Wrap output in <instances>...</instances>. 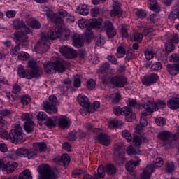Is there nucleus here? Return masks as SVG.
I'll return each mask as SVG.
<instances>
[{
	"mask_svg": "<svg viewBox=\"0 0 179 179\" xmlns=\"http://www.w3.org/2000/svg\"><path fill=\"white\" fill-rule=\"evenodd\" d=\"M17 156H20L21 157H27L29 159H36V157L38 156V152L34 147L31 149L20 148L17 149L15 152L11 155L10 157L11 159H13V160H16V159H17Z\"/></svg>",
	"mask_w": 179,
	"mask_h": 179,
	"instance_id": "f257e3e1",
	"label": "nucleus"
},
{
	"mask_svg": "<svg viewBox=\"0 0 179 179\" xmlns=\"http://www.w3.org/2000/svg\"><path fill=\"white\" fill-rule=\"evenodd\" d=\"M43 68L46 73H52L54 71L62 73L65 72V66L59 61L56 62H45L43 64Z\"/></svg>",
	"mask_w": 179,
	"mask_h": 179,
	"instance_id": "f03ea898",
	"label": "nucleus"
},
{
	"mask_svg": "<svg viewBox=\"0 0 179 179\" xmlns=\"http://www.w3.org/2000/svg\"><path fill=\"white\" fill-rule=\"evenodd\" d=\"M14 38L17 45L13 48L16 52L20 51V47L26 48L29 45V36L23 31H17L14 34Z\"/></svg>",
	"mask_w": 179,
	"mask_h": 179,
	"instance_id": "7ed1b4c3",
	"label": "nucleus"
},
{
	"mask_svg": "<svg viewBox=\"0 0 179 179\" xmlns=\"http://www.w3.org/2000/svg\"><path fill=\"white\" fill-rule=\"evenodd\" d=\"M106 173L108 176H114L117 173V167L112 164H108L105 166L100 165L98 167V174H95L94 177L96 179L104 178Z\"/></svg>",
	"mask_w": 179,
	"mask_h": 179,
	"instance_id": "20e7f679",
	"label": "nucleus"
},
{
	"mask_svg": "<svg viewBox=\"0 0 179 179\" xmlns=\"http://www.w3.org/2000/svg\"><path fill=\"white\" fill-rule=\"evenodd\" d=\"M57 104H58L57 96L51 95L49 96L48 101H45L43 102V110L48 113V114H57V113H58V108L56 106Z\"/></svg>",
	"mask_w": 179,
	"mask_h": 179,
	"instance_id": "39448f33",
	"label": "nucleus"
},
{
	"mask_svg": "<svg viewBox=\"0 0 179 179\" xmlns=\"http://www.w3.org/2000/svg\"><path fill=\"white\" fill-rule=\"evenodd\" d=\"M10 142L15 143V142H24L26 141V134L23 133V128L20 127V124H17L14 129L10 130Z\"/></svg>",
	"mask_w": 179,
	"mask_h": 179,
	"instance_id": "423d86ee",
	"label": "nucleus"
},
{
	"mask_svg": "<svg viewBox=\"0 0 179 179\" xmlns=\"http://www.w3.org/2000/svg\"><path fill=\"white\" fill-rule=\"evenodd\" d=\"M38 171L40 173L38 179H57V175L52 171L48 164L39 166Z\"/></svg>",
	"mask_w": 179,
	"mask_h": 179,
	"instance_id": "0eeeda50",
	"label": "nucleus"
},
{
	"mask_svg": "<svg viewBox=\"0 0 179 179\" xmlns=\"http://www.w3.org/2000/svg\"><path fill=\"white\" fill-rule=\"evenodd\" d=\"M125 153V146L124 144L119 143L114 145V160L121 164L124 162V154Z\"/></svg>",
	"mask_w": 179,
	"mask_h": 179,
	"instance_id": "6e6552de",
	"label": "nucleus"
},
{
	"mask_svg": "<svg viewBox=\"0 0 179 179\" xmlns=\"http://www.w3.org/2000/svg\"><path fill=\"white\" fill-rule=\"evenodd\" d=\"M62 37L63 40H69V37H71L73 41V45L77 47V48L83 47V45L85 44V42H83V38H82V36L78 33L63 34Z\"/></svg>",
	"mask_w": 179,
	"mask_h": 179,
	"instance_id": "1a4fd4ad",
	"label": "nucleus"
},
{
	"mask_svg": "<svg viewBox=\"0 0 179 179\" xmlns=\"http://www.w3.org/2000/svg\"><path fill=\"white\" fill-rule=\"evenodd\" d=\"M50 48V42L48 38L45 36H42L41 40H39L36 46H34V50L38 54H44L47 52Z\"/></svg>",
	"mask_w": 179,
	"mask_h": 179,
	"instance_id": "9d476101",
	"label": "nucleus"
},
{
	"mask_svg": "<svg viewBox=\"0 0 179 179\" xmlns=\"http://www.w3.org/2000/svg\"><path fill=\"white\" fill-rule=\"evenodd\" d=\"M101 31H105L108 37H110V38H114V37L117 36V31L114 28L113 22L109 20L103 22L101 27Z\"/></svg>",
	"mask_w": 179,
	"mask_h": 179,
	"instance_id": "9b49d317",
	"label": "nucleus"
},
{
	"mask_svg": "<svg viewBox=\"0 0 179 179\" xmlns=\"http://www.w3.org/2000/svg\"><path fill=\"white\" fill-rule=\"evenodd\" d=\"M110 83L115 87L122 88L128 85V79L123 76H115L110 78Z\"/></svg>",
	"mask_w": 179,
	"mask_h": 179,
	"instance_id": "f8f14e48",
	"label": "nucleus"
},
{
	"mask_svg": "<svg viewBox=\"0 0 179 179\" xmlns=\"http://www.w3.org/2000/svg\"><path fill=\"white\" fill-rule=\"evenodd\" d=\"M159 139L164 141V146L169 145V148H171L174 145L175 142L173 139V136L169 131H161L158 134Z\"/></svg>",
	"mask_w": 179,
	"mask_h": 179,
	"instance_id": "ddd939ff",
	"label": "nucleus"
},
{
	"mask_svg": "<svg viewBox=\"0 0 179 179\" xmlns=\"http://www.w3.org/2000/svg\"><path fill=\"white\" fill-rule=\"evenodd\" d=\"M77 100L79 104L85 108L87 113H93V109L92 108V106H90V102H89V99L87 97L79 95Z\"/></svg>",
	"mask_w": 179,
	"mask_h": 179,
	"instance_id": "4468645a",
	"label": "nucleus"
},
{
	"mask_svg": "<svg viewBox=\"0 0 179 179\" xmlns=\"http://www.w3.org/2000/svg\"><path fill=\"white\" fill-rule=\"evenodd\" d=\"M143 107L145 111L141 113L143 117H147V115H149V113L152 114L154 110L155 111H157V107L156 106V103H153V101L148 102L147 103L144 104Z\"/></svg>",
	"mask_w": 179,
	"mask_h": 179,
	"instance_id": "2eb2a0df",
	"label": "nucleus"
},
{
	"mask_svg": "<svg viewBox=\"0 0 179 179\" xmlns=\"http://www.w3.org/2000/svg\"><path fill=\"white\" fill-rule=\"evenodd\" d=\"M29 75L28 79H33V78H40L43 75V69L38 66L32 69H28Z\"/></svg>",
	"mask_w": 179,
	"mask_h": 179,
	"instance_id": "dca6fc26",
	"label": "nucleus"
},
{
	"mask_svg": "<svg viewBox=\"0 0 179 179\" xmlns=\"http://www.w3.org/2000/svg\"><path fill=\"white\" fill-rule=\"evenodd\" d=\"M61 33H62V26H59L53 29H50L48 32V37L50 40H55V38H59V36H61Z\"/></svg>",
	"mask_w": 179,
	"mask_h": 179,
	"instance_id": "f3484780",
	"label": "nucleus"
},
{
	"mask_svg": "<svg viewBox=\"0 0 179 179\" xmlns=\"http://www.w3.org/2000/svg\"><path fill=\"white\" fill-rule=\"evenodd\" d=\"M159 79V76L157 74L152 73L150 76L145 77L142 80V83L145 86H150L153 83H156Z\"/></svg>",
	"mask_w": 179,
	"mask_h": 179,
	"instance_id": "a211bd4d",
	"label": "nucleus"
},
{
	"mask_svg": "<svg viewBox=\"0 0 179 179\" xmlns=\"http://www.w3.org/2000/svg\"><path fill=\"white\" fill-rule=\"evenodd\" d=\"M120 114L126 117V120L128 122H132V121L136 118V115L135 113H131V109H129V107L122 108V113ZM129 114L131 115H129Z\"/></svg>",
	"mask_w": 179,
	"mask_h": 179,
	"instance_id": "6ab92c4d",
	"label": "nucleus"
},
{
	"mask_svg": "<svg viewBox=\"0 0 179 179\" xmlns=\"http://www.w3.org/2000/svg\"><path fill=\"white\" fill-rule=\"evenodd\" d=\"M13 28L15 30H19V29H24L25 33L29 34L30 33V29L26 26V24L24 23V21L23 20H15L13 24Z\"/></svg>",
	"mask_w": 179,
	"mask_h": 179,
	"instance_id": "aec40b11",
	"label": "nucleus"
},
{
	"mask_svg": "<svg viewBox=\"0 0 179 179\" xmlns=\"http://www.w3.org/2000/svg\"><path fill=\"white\" fill-rule=\"evenodd\" d=\"M90 30L92 29H101L103 24L102 18H92L89 20Z\"/></svg>",
	"mask_w": 179,
	"mask_h": 179,
	"instance_id": "412c9836",
	"label": "nucleus"
},
{
	"mask_svg": "<svg viewBox=\"0 0 179 179\" xmlns=\"http://www.w3.org/2000/svg\"><path fill=\"white\" fill-rule=\"evenodd\" d=\"M97 139L99 141V143L103 146H108L110 145V136H108L106 134L100 133L97 136Z\"/></svg>",
	"mask_w": 179,
	"mask_h": 179,
	"instance_id": "4be33fe9",
	"label": "nucleus"
},
{
	"mask_svg": "<svg viewBox=\"0 0 179 179\" xmlns=\"http://www.w3.org/2000/svg\"><path fill=\"white\" fill-rule=\"evenodd\" d=\"M167 106L171 110H178L179 108V98H171L168 101Z\"/></svg>",
	"mask_w": 179,
	"mask_h": 179,
	"instance_id": "5701e85b",
	"label": "nucleus"
},
{
	"mask_svg": "<svg viewBox=\"0 0 179 179\" xmlns=\"http://www.w3.org/2000/svg\"><path fill=\"white\" fill-rule=\"evenodd\" d=\"M139 163H141V159H138L137 161L135 160H130L126 164V170L127 171L132 172L135 169H136V166H139Z\"/></svg>",
	"mask_w": 179,
	"mask_h": 179,
	"instance_id": "b1692460",
	"label": "nucleus"
},
{
	"mask_svg": "<svg viewBox=\"0 0 179 179\" xmlns=\"http://www.w3.org/2000/svg\"><path fill=\"white\" fill-rule=\"evenodd\" d=\"M77 10L80 15H83V16H87V15H89L90 12V8H89V6L86 4H80L77 8Z\"/></svg>",
	"mask_w": 179,
	"mask_h": 179,
	"instance_id": "393cba45",
	"label": "nucleus"
},
{
	"mask_svg": "<svg viewBox=\"0 0 179 179\" xmlns=\"http://www.w3.org/2000/svg\"><path fill=\"white\" fill-rule=\"evenodd\" d=\"M15 169H17V163L15 162H8L4 166V171H7V173H13Z\"/></svg>",
	"mask_w": 179,
	"mask_h": 179,
	"instance_id": "a878e982",
	"label": "nucleus"
},
{
	"mask_svg": "<svg viewBox=\"0 0 179 179\" xmlns=\"http://www.w3.org/2000/svg\"><path fill=\"white\" fill-rule=\"evenodd\" d=\"M33 148H35V150H36V152L38 153V152H40L41 153H42L43 152H45V150H47V144H45V143H34L33 144Z\"/></svg>",
	"mask_w": 179,
	"mask_h": 179,
	"instance_id": "bb28decb",
	"label": "nucleus"
},
{
	"mask_svg": "<svg viewBox=\"0 0 179 179\" xmlns=\"http://www.w3.org/2000/svg\"><path fill=\"white\" fill-rule=\"evenodd\" d=\"M148 3L150 9L153 12H160V7L157 5V0H149Z\"/></svg>",
	"mask_w": 179,
	"mask_h": 179,
	"instance_id": "cd10ccee",
	"label": "nucleus"
},
{
	"mask_svg": "<svg viewBox=\"0 0 179 179\" xmlns=\"http://www.w3.org/2000/svg\"><path fill=\"white\" fill-rule=\"evenodd\" d=\"M24 129L27 134H31L34 131V122H25L24 124Z\"/></svg>",
	"mask_w": 179,
	"mask_h": 179,
	"instance_id": "c85d7f7f",
	"label": "nucleus"
},
{
	"mask_svg": "<svg viewBox=\"0 0 179 179\" xmlns=\"http://www.w3.org/2000/svg\"><path fill=\"white\" fill-rule=\"evenodd\" d=\"M71 121L66 118H60L58 121V125L59 128L65 129V128H69Z\"/></svg>",
	"mask_w": 179,
	"mask_h": 179,
	"instance_id": "c756f323",
	"label": "nucleus"
},
{
	"mask_svg": "<svg viewBox=\"0 0 179 179\" xmlns=\"http://www.w3.org/2000/svg\"><path fill=\"white\" fill-rule=\"evenodd\" d=\"M17 73L20 78H26V79H29V69L24 70L23 66L20 65L18 67Z\"/></svg>",
	"mask_w": 179,
	"mask_h": 179,
	"instance_id": "7c9ffc66",
	"label": "nucleus"
},
{
	"mask_svg": "<svg viewBox=\"0 0 179 179\" xmlns=\"http://www.w3.org/2000/svg\"><path fill=\"white\" fill-rule=\"evenodd\" d=\"M19 179H33L31 172L29 169L24 170L18 176Z\"/></svg>",
	"mask_w": 179,
	"mask_h": 179,
	"instance_id": "2f4dec72",
	"label": "nucleus"
},
{
	"mask_svg": "<svg viewBox=\"0 0 179 179\" xmlns=\"http://www.w3.org/2000/svg\"><path fill=\"white\" fill-rule=\"evenodd\" d=\"M59 163H62V164H64V166H68L69 163H71V157L68 154H63L59 160Z\"/></svg>",
	"mask_w": 179,
	"mask_h": 179,
	"instance_id": "473e14b6",
	"label": "nucleus"
},
{
	"mask_svg": "<svg viewBox=\"0 0 179 179\" xmlns=\"http://www.w3.org/2000/svg\"><path fill=\"white\" fill-rule=\"evenodd\" d=\"M78 26L80 29H86L87 30H90V27L89 24V20L85 19H82L78 21Z\"/></svg>",
	"mask_w": 179,
	"mask_h": 179,
	"instance_id": "72a5a7b5",
	"label": "nucleus"
},
{
	"mask_svg": "<svg viewBox=\"0 0 179 179\" xmlns=\"http://www.w3.org/2000/svg\"><path fill=\"white\" fill-rule=\"evenodd\" d=\"M52 22L55 23L56 26H59V24H62V23H64V19L62 18V17H61V15L56 14L52 18Z\"/></svg>",
	"mask_w": 179,
	"mask_h": 179,
	"instance_id": "f704fd0d",
	"label": "nucleus"
},
{
	"mask_svg": "<svg viewBox=\"0 0 179 179\" xmlns=\"http://www.w3.org/2000/svg\"><path fill=\"white\" fill-rule=\"evenodd\" d=\"M166 71L170 73V75H177L178 73L175 64H168L166 66Z\"/></svg>",
	"mask_w": 179,
	"mask_h": 179,
	"instance_id": "c9c22d12",
	"label": "nucleus"
},
{
	"mask_svg": "<svg viewBox=\"0 0 179 179\" xmlns=\"http://www.w3.org/2000/svg\"><path fill=\"white\" fill-rule=\"evenodd\" d=\"M122 127V122L118 120H112L109 122V128L114 129V128H120Z\"/></svg>",
	"mask_w": 179,
	"mask_h": 179,
	"instance_id": "e433bc0d",
	"label": "nucleus"
},
{
	"mask_svg": "<svg viewBox=\"0 0 179 179\" xmlns=\"http://www.w3.org/2000/svg\"><path fill=\"white\" fill-rule=\"evenodd\" d=\"M143 38V35L141 33H136L131 37V41H137V43H141Z\"/></svg>",
	"mask_w": 179,
	"mask_h": 179,
	"instance_id": "4c0bfd02",
	"label": "nucleus"
},
{
	"mask_svg": "<svg viewBox=\"0 0 179 179\" xmlns=\"http://www.w3.org/2000/svg\"><path fill=\"white\" fill-rule=\"evenodd\" d=\"M45 125H46V127H48V128H55V127H57V123L52 120V119H51L50 117H47L46 121L45 122Z\"/></svg>",
	"mask_w": 179,
	"mask_h": 179,
	"instance_id": "58836bf2",
	"label": "nucleus"
},
{
	"mask_svg": "<svg viewBox=\"0 0 179 179\" xmlns=\"http://www.w3.org/2000/svg\"><path fill=\"white\" fill-rule=\"evenodd\" d=\"M21 120H22V121H25V122H30L33 121V115L29 113H23L21 115Z\"/></svg>",
	"mask_w": 179,
	"mask_h": 179,
	"instance_id": "ea45409f",
	"label": "nucleus"
},
{
	"mask_svg": "<svg viewBox=\"0 0 179 179\" xmlns=\"http://www.w3.org/2000/svg\"><path fill=\"white\" fill-rule=\"evenodd\" d=\"M94 37V35L93 34L92 30H87V31L85 33V40H86L87 43H90V41L93 40Z\"/></svg>",
	"mask_w": 179,
	"mask_h": 179,
	"instance_id": "a19ab883",
	"label": "nucleus"
},
{
	"mask_svg": "<svg viewBox=\"0 0 179 179\" xmlns=\"http://www.w3.org/2000/svg\"><path fill=\"white\" fill-rule=\"evenodd\" d=\"M66 59H72L73 58H76L78 56V52L73 49H69V52L67 53Z\"/></svg>",
	"mask_w": 179,
	"mask_h": 179,
	"instance_id": "79ce46f5",
	"label": "nucleus"
},
{
	"mask_svg": "<svg viewBox=\"0 0 179 179\" xmlns=\"http://www.w3.org/2000/svg\"><path fill=\"white\" fill-rule=\"evenodd\" d=\"M0 138L2 139H6L10 142V138H12V136H10V131L9 133H8L6 131H0Z\"/></svg>",
	"mask_w": 179,
	"mask_h": 179,
	"instance_id": "37998d69",
	"label": "nucleus"
},
{
	"mask_svg": "<svg viewBox=\"0 0 179 179\" xmlns=\"http://www.w3.org/2000/svg\"><path fill=\"white\" fill-rule=\"evenodd\" d=\"M31 101V98L29 95H24L21 97V103L23 106H27Z\"/></svg>",
	"mask_w": 179,
	"mask_h": 179,
	"instance_id": "c03bdc74",
	"label": "nucleus"
},
{
	"mask_svg": "<svg viewBox=\"0 0 179 179\" xmlns=\"http://www.w3.org/2000/svg\"><path fill=\"white\" fill-rule=\"evenodd\" d=\"M122 135L124 139H127V142H131L132 141V135L128 130H124L122 132Z\"/></svg>",
	"mask_w": 179,
	"mask_h": 179,
	"instance_id": "a18cd8bd",
	"label": "nucleus"
},
{
	"mask_svg": "<svg viewBox=\"0 0 179 179\" xmlns=\"http://www.w3.org/2000/svg\"><path fill=\"white\" fill-rule=\"evenodd\" d=\"M125 48L122 46H120L117 48L116 57L117 58H122L124 57V55L125 54Z\"/></svg>",
	"mask_w": 179,
	"mask_h": 179,
	"instance_id": "49530a36",
	"label": "nucleus"
},
{
	"mask_svg": "<svg viewBox=\"0 0 179 179\" xmlns=\"http://www.w3.org/2000/svg\"><path fill=\"white\" fill-rule=\"evenodd\" d=\"M135 51L133 49H129L127 53V56L125 57V62H129L132 57H134Z\"/></svg>",
	"mask_w": 179,
	"mask_h": 179,
	"instance_id": "de8ad7c7",
	"label": "nucleus"
},
{
	"mask_svg": "<svg viewBox=\"0 0 179 179\" xmlns=\"http://www.w3.org/2000/svg\"><path fill=\"white\" fill-rule=\"evenodd\" d=\"M87 87L89 90H93L96 87V81L93 79H90L87 82Z\"/></svg>",
	"mask_w": 179,
	"mask_h": 179,
	"instance_id": "09e8293b",
	"label": "nucleus"
},
{
	"mask_svg": "<svg viewBox=\"0 0 179 179\" xmlns=\"http://www.w3.org/2000/svg\"><path fill=\"white\" fill-rule=\"evenodd\" d=\"M166 170L169 174H170V173H173V171H174V163L167 162L166 164Z\"/></svg>",
	"mask_w": 179,
	"mask_h": 179,
	"instance_id": "8fccbe9b",
	"label": "nucleus"
},
{
	"mask_svg": "<svg viewBox=\"0 0 179 179\" xmlns=\"http://www.w3.org/2000/svg\"><path fill=\"white\" fill-rule=\"evenodd\" d=\"M129 107H133V108H141V103L136 102V100L132 99L129 100Z\"/></svg>",
	"mask_w": 179,
	"mask_h": 179,
	"instance_id": "3c124183",
	"label": "nucleus"
},
{
	"mask_svg": "<svg viewBox=\"0 0 179 179\" xmlns=\"http://www.w3.org/2000/svg\"><path fill=\"white\" fill-rule=\"evenodd\" d=\"M29 57H30V55L26 52H21L18 55V58L21 61H26V59H29Z\"/></svg>",
	"mask_w": 179,
	"mask_h": 179,
	"instance_id": "603ef678",
	"label": "nucleus"
},
{
	"mask_svg": "<svg viewBox=\"0 0 179 179\" xmlns=\"http://www.w3.org/2000/svg\"><path fill=\"white\" fill-rule=\"evenodd\" d=\"M174 44H173V43L171 42H168L167 43H166V48L165 50L166 51V52H173V51H174Z\"/></svg>",
	"mask_w": 179,
	"mask_h": 179,
	"instance_id": "864d4df0",
	"label": "nucleus"
},
{
	"mask_svg": "<svg viewBox=\"0 0 179 179\" xmlns=\"http://www.w3.org/2000/svg\"><path fill=\"white\" fill-rule=\"evenodd\" d=\"M133 142H134V146H136V148H138V146H141V145H142L141 137H139V136H138V135H136L134 136Z\"/></svg>",
	"mask_w": 179,
	"mask_h": 179,
	"instance_id": "5fc2aeb1",
	"label": "nucleus"
},
{
	"mask_svg": "<svg viewBox=\"0 0 179 179\" xmlns=\"http://www.w3.org/2000/svg\"><path fill=\"white\" fill-rule=\"evenodd\" d=\"M110 17H115V16H121L122 15V10H115L113 8V10L110 11Z\"/></svg>",
	"mask_w": 179,
	"mask_h": 179,
	"instance_id": "6e6d98bb",
	"label": "nucleus"
},
{
	"mask_svg": "<svg viewBox=\"0 0 179 179\" xmlns=\"http://www.w3.org/2000/svg\"><path fill=\"white\" fill-rule=\"evenodd\" d=\"M38 66L37 65V62L34 59L28 61V69H34V68H37Z\"/></svg>",
	"mask_w": 179,
	"mask_h": 179,
	"instance_id": "4d7b16f0",
	"label": "nucleus"
},
{
	"mask_svg": "<svg viewBox=\"0 0 179 179\" xmlns=\"http://www.w3.org/2000/svg\"><path fill=\"white\" fill-rule=\"evenodd\" d=\"M136 16H138V17L139 19H143L145 17H146V11L144 10H138L136 13Z\"/></svg>",
	"mask_w": 179,
	"mask_h": 179,
	"instance_id": "13d9d810",
	"label": "nucleus"
},
{
	"mask_svg": "<svg viewBox=\"0 0 179 179\" xmlns=\"http://www.w3.org/2000/svg\"><path fill=\"white\" fill-rule=\"evenodd\" d=\"M107 59L113 65H118V60H117V58L114 55H108Z\"/></svg>",
	"mask_w": 179,
	"mask_h": 179,
	"instance_id": "bf43d9fd",
	"label": "nucleus"
},
{
	"mask_svg": "<svg viewBox=\"0 0 179 179\" xmlns=\"http://www.w3.org/2000/svg\"><path fill=\"white\" fill-rule=\"evenodd\" d=\"M86 174V171H83V169H76L73 171V176L76 177V176H83V177Z\"/></svg>",
	"mask_w": 179,
	"mask_h": 179,
	"instance_id": "052dcab7",
	"label": "nucleus"
},
{
	"mask_svg": "<svg viewBox=\"0 0 179 179\" xmlns=\"http://www.w3.org/2000/svg\"><path fill=\"white\" fill-rule=\"evenodd\" d=\"M69 48L66 46H63L60 48L59 52H61L62 55H63L65 58H66V55H68V52L69 51Z\"/></svg>",
	"mask_w": 179,
	"mask_h": 179,
	"instance_id": "680f3d73",
	"label": "nucleus"
},
{
	"mask_svg": "<svg viewBox=\"0 0 179 179\" xmlns=\"http://www.w3.org/2000/svg\"><path fill=\"white\" fill-rule=\"evenodd\" d=\"M21 91H22V87L17 84H14L13 87V94H17L18 93H20Z\"/></svg>",
	"mask_w": 179,
	"mask_h": 179,
	"instance_id": "e2e57ef3",
	"label": "nucleus"
},
{
	"mask_svg": "<svg viewBox=\"0 0 179 179\" xmlns=\"http://www.w3.org/2000/svg\"><path fill=\"white\" fill-rule=\"evenodd\" d=\"M157 125H162V127L166 125V120L163 117H157L155 120Z\"/></svg>",
	"mask_w": 179,
	"mask_h": 179,
	"instance_id": "0e129e2a",
	"label": "nucleus"
},
{
	"mask_svg": "<svg viewBox=\"0 0 179 179\" xmlns=\"http://www.w3.org/2000/svg\"><path fill=\"white\" fill-rule=\"evenodd\" d=\"M48 118L45 114H44V112H39L37 115V119L38 121H45V120H47Z\"/></svg>",
	"mask_w": 179,
	"mask_h": 179,
	"instance_id": "69168bd1",
	"label": "nucleus"
},
{
	"mask_svg": "<svg viewBox=\"0 0 179 179\" xmlns=\"http://www.w3.org/2000/svg\"><path fill=\"white\" fill-rule=\"evenodd\" d=\"M31 27H32V29H40V27H41V24H40V22L37 20H33L31 22Z\"/></svg>",
	"mask_w": 179,
	"mask_h": 179,
	"instance_id": "338daca9",
	"label": "nucleus"
},
{
	"mask_svg": "<svg viewBox=\"0 0 179 179\" xmlns=\"http://www.w3.org/2000/svg\"><path fill=\"white\" fill-rule=\"evenodd\" d=\"M151 69H152V71H159L162 69V63L160 62L154 63L151 66Z\"/></svg>",
	"mask_w": 179,
	"mask_h": 179,
	"instance_id": "774afa93",
	"label": "nucleus"
}]
</instances>
